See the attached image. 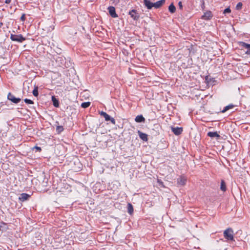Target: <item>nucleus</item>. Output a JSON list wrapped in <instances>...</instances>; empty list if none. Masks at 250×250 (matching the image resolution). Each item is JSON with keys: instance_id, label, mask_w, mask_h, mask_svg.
<instances>
[{"instance_id": "423d86ee", "label": "nucleus", "mask_w": 250, "mask_h": 250, "mask_svg": "<svg viewBox=\"0 0 250 250\" xmlns=\"http://www.w3.org/2000/svg\"><path fill=\"white\" fill-rule=\"evenodd\" d=\"M212 17V14L211 12L210 11H208L204 13V14L202 16V19L205 20H209L211 19Z\"/></svg>"}, {"instance_id": "0eeeda50", "label": "nucleus", "mask_w": 250, "mask_h": 250, "mask_svg": "<svg viewBox=\"0 0 250 250\" xmlns=\"http://www.w3.org/2000/svg\"><path fill=\"white\" fill-rule=\"evenodd\" d=\"M187 178L184 176H181L177 179V184L181 186H184L186 184Z\"/></svg>"}, {"instance_id": "bb28decb", "label": "nucleus", "mask_w": 250, "mask_h": 250, "mask_svg": "<svg viewBox=\"0 0 250 250\" xmlns=\"http://www.w3.org/2000/svg\"><path fill=\"white\" fill-rule=\"evenodd\" d=\"M231 12V10L230 9L229 7V8H226L224 10V12H223V13L224 14H226V13H230Z\"/></svg>"}, {"instance_id": "72a5a7b5", "label": "nucleus", "mask_w": 250, "mask_h": 250, "mask_svg": "<svg viewBox=\"0 0 250 250\" xmlns=\"http://www.w3.org/2000/svg\"><path fill=\"white\" fill-rule=\"evenodd\" d=\"M246 53H247V54H248V53L249 54V51H248Z\"/></svg>"}, {"instance_id": "a878e982", "label": "nucleus", "mask_w": 250, "mask_h": 250, "mask_svg": "<svg viewBox=\"0 0 250 250\" xmlns=\"http://www.w3.org/2000/svg\"><path fill=\"white\" fill-rule=\"evenodd\" d=\"M24 101L25 103L27 104H34V102L30 99H25L24 100Z\"/></svg>"}, {"instance_id": "7ed1b4c3", "label": "nucleus", "mask_w": 250, "mask_h": 250, "mask_svg": "<svg viewBox=\"0 0 250 250\" xmlns=\"http://www.w3.org/2000/svg\"><path fill=\"white\" fill-rule=\"evenodd\" d=\"M100 114V115L101 116H103L105 120L106 121H110L113 124H115V119L114 118L111 117L106 112H104V111H101Z\"/></svg>"}, {"instance_id": "39448f33", "label": "nucleus", "mask_w": 250, "mask_h": 250, "mask_svg": "<svg viewBox=\"0 0 250 250\" xmlns=\"http://www.w3.org/2000/svg\"><path fill=\"white\" fill-rule=\"evenodd\" d=\"M108 10L109 14L112 18H117L118 15L115 11V8L113 6H109L108 8Z\"/></svg>"}, {"instance_id": "f8f14e48", "label": "nucleus", "mask_w": 250, "mask_h": 250, "mask_svg": "<svg viewBox=\"0 0 250 250\" xmlns=\"http://www.w3.org/2000/svg\"><path fill=\"white\" fill-rule=\"evenodd\" d=\"M165 2V0H160L155 3H153V7L155 8L160 7Z\"/></svg>"}, {"instance_id": "9b49d317", "label": "nucleus", "mask_w": 250, "mask_h": 250, "mask_svg": "<svg viewBox=\"0 0 250 250\" xmlns=\"http://www.w3.org/2000/svg\"><path fill=\"white\" fill-rule=\"evenodd\" d=\"M144 2L145 6L148 9H150L153 7V3L151 2L149 0H144Z\"/></svg>"}, {"instance_id": "b1692460", "label": "nucleus", "mask_w": 250, "mask_h": 250, "mask_svg": "<svg viewBox=\"0 0 250 250\" xmlns=\"http://www.w3.org/2000/svg\"><path fill=\"white\" fill-rule=\"evenodd\" d=\"M90 104V102H84V103H83L81 104V106L83 107V108H87L88 107Z\"/></svg>"}, {"instance_id": "f03ea898", "label": "nucleus", "mask_w": 250, "mask_h": 250, "mask_svg": "<svg viewBox=\"0 0 250 250\" xmlns=\"http://www.w3.org/2000/svg\"><path fill=\"white\" fill-rule=\"evenodd\" d=\"M10 39L13 41L18 42H22L25 40V38H24L21 34H11Z\"/></svg>"}, {"instance_id": "5701e85b", "label": "nucleus", "mask_w": 250, "mask_h": 250, "mask_svg": "<svg viewBox=\"0 0 250 250\" xmlns=\"http://www.w3.org/2000/svg\"><path fill=\"white\" fill-rule=\"evenodd\" d=\"M233 107V105H232V104L227 105V106H226L224 108V109L222 111V112L223 113H224V112H225L226 111H227L228 110H229V109L232 108Z\"/></svg>"}, {"instance_id": "2f4dec72", "label": "nucleus", "mask_w": 250, "mask_h": 250, "mask_svg": "<svg viewBox=\"0 0 250 250\" xmlns=\"http://www.w3.org/2000/svg\"><path fill=\"white\" fill-rule=\"evenodd\" d=\"M158 182L159 183H160V184H162V185L163 184L162 182L160 181L159 180H158Z\"/></svg>"}, {"instance_id": "dca6fc26", "label": "nucleus", "mask_w": 250, "mask_h": 250, "mask_svg": "<svg viewBox=\"0 0 250 250\" xmlns=\"http://www.w3.org/2000/svg\"><path fill=\"white\" fill-rule=\"evenodd\" d=\"M52 101L55 107H57L59 106V101L57 100L55 96H52Z\"/></svg>"}, {"instance_id": "a211bd4d", "label": "nucleus", "mask_w": 250, "mask_h": 250, "mask_svg": "<svg viewBox=\"0 0 250 250\" xmlns=\"http://www.w3.org/2000/svg\"><path fill=\"white\" fill-rule=\"evenodd\" d=\"M168 10L171 13H173L175 12L176 8L173 3H171L168 7Z\"/></svg>"}, {"instance_id": "4be33fe9", "label": "nucleus", "mask_w": 250, "mask_h": 250, "mask_svg": "<svg viewBox=\"0 0 250 250\" xmlns=\"http://www.w3.org/2000/svg\"><path fill=\"white\" fill-rule=\"evenodd\" d=\"M239 45L243 47H245L246 48L249 49V44H248L247 43H245L243 42H239Z\"/></svg>"}, {"instance_id": "1a4fd4ad", "label": "nucleus", "mask_w": 250, "mask_h": 250, "mask_svg": "<svg viewBox=\"0 0 250 250\" xmlns=\"http://www.w3.org/2000/svg\"><path fill=\"white\" fill-rule=\"evenodd\" d=\"M129 14L130 17L135 20H137L139 19V15L136 12L135 10H132L129 12Z\"/></svg>"}, {"instance_id": "20e7f679", "label": "nucleus", "mask_w": 250, "mask_h": 250, "mask_svg": "<svg viewBox=\"0 0 250 250\" xmlns=\"http://www.w3.org/2000/svg\"><path fill=\"white\" fill-rule=\"evenodd\" d=\"M7 98L9 100L11 101L12 102H13L14 104H18L19 103L21 99L19 98H16L12 94H11L10 92H9L8 94L7 95Z\"/></svg>"}, {"instance_id": "6ab92c4d", "label": "nucleus", "mask_w": 250, "mask_h": 250, "mask_svg": "<svg viewBox=\"0 0 250 250\" xmlns=\"http://www.w3.org/2000/svg\"><path fill=\"white\" fill-rule=\"evenodd\" d=\"M220 189L223 191H225L226 190V184L224 180L221 181Z\"/></svg>"}, {"instance_id": "aec40b11", "label": "nucleus", "mask_w": 250, "mask_h": 250, "mask_svg": "<svg viewBox=\"0 0 250 250\" xmlns=\"http://www.w3.org/2000/svg\"><path fill=\"white\" fill-rule=\"evenodd\" d=\"M33 94L34 96L37 97L38 96V86H35L34 90H33Z\"/></svg>"}, {"instance_id": "c85d7f7f", "label": "nucleus", "mask_w": 250, "mask_h": 250, "mask_svg": "<svg viewBox=\"0 0 250 250\" xmlns=\"http://www.w3.org/2000/svg\"><path fill=\"white\" fill-rule=\"evenodd\" d=\"M178 5H179V7H180V8L181 9H182L183 5H182V2H181V1H179V2H178Z\"/></svg>"}, {"instance_id": "4468645a", "label": "nucleus", "mask_w": 250, "mask_h": 250, "mask_svg": "<svg viewBox=\"0 0 250 250\" xmlns=\"http://www.w3.org/2000/svg\"><path fill=\"white\" fill-rule=\"evenodd\" d=\"M208 136L211 138H219L220 137L217 132H209L208 133Z\"/></svg>"}, {"instance_id": "2eb2a0df", "label": "nucleus", "mask_w": 250, "mask_h": 250, "mask_svg": "<svg viewBox=\"0 0 250 250\" xmlns=\"http://www.w3.org/2000/svg\"><path fill=\"white\" fill-rule=\"evenodd\" d=\"M145 120V119L142 115H138L136 117V118L135 119V121L137 123L143 122H144Z\"/></svg>"}, {"instance_id": "412c9836", "label": "nucleus", "mask_w": 250, "mask_h": 250, "mask_svg": "<svg viewBox=\"0 0 250 250\" xmlns=\"http://www.w3.org/2000/svg\"><path fill=\"white\" fill-rule=\"evenodd\" d=\"M63 130V127L62 126L58 125L56 127V131L58 133H60Z\"/></svg>"}, {"instance_id": "c756f323", "label": "nucleus", "mask_w": 250, "mask_h": 250, "mask_svg": "<svg viewBox=\"0 0 250 250\" xmlns=\"http://www.w3.org/2000/svg\"><path fill=\"white\" fill-rule=\"evenodd\" d=\"M34 148L36 149L37 150L39 151H40L41 150V148L40 147H39V146H35L34 147Z\"/></svg>"}, {"instance_id": "ddd939ff", "label": "nucleus", "mask_w": 250, "mask_h": 250, "mask_svg": "<svg viewBox=\"0 0 250 250\" xmlns=\"http://www.w3.org/2000/svg\"><path fill=\"white\" fill-rule=\"evenodd\" d=\"M138 133L141 139L145 141H146L147 140V135L146 133H143L140 131H138Z\"/></svg>"}, {"instance_id": "473e14b6", "label": "nucleus", "mask_w": 250, "mask_h": 250, "mask_svg": "<svg viewBox=\"0 0 250 250\" xmlns=\"http://www.w3.org/2000/svg\"><path fill=\"white\" fill-rule=\"evenodd\" d=\"M249 49H250V44H249Z\"/></svg>"}, {"instance_id": "7c9ffc66", "label": "nucleus", "mask_w": 250, "mask_h": 250, "mask_svg": "<svg viewBox=\"0 0 250 250\" xmlns=\"http://www.w3.org/2000/svg\"><path fill=\"white\" fill-rule=\"evenodd\" d=\"M11 0H5V3H6L7 4H9L11 2Z\"/></svg>"}, {"instance_id": "f3484780", "label": "nucleus", "mask_w": 250, "mask_h": 250, "mask_svg": "<svg viewBox=\"0 0 250 250\" xmlns=\"http://www.w3.org/2000/svg\"><path fill=\"white\" fill-rule=\"evenodd\" d=\"M127 211L130 214H132L133 212V208L130 203L127 204Z\"/></svg>"}, {"instance_id": "9d476101", "label": "nucleus", "mask_w": 250, "mask_h": 250, "mask_svg": "<svg viewBox=\"0 0 250 250\" xmlns=\"http://www.w3.org/2000/svg\"><path fill=\"white\" fill-rule=\"evenodd\" d=\"M29 197L30 195L29 194L23 193L20 195L19 197V199L22 202H24L28 200Z\"/></svg>"}, {"instance_id": "f257e3e1", "label": "nucleus", "mask_w": 250, "mask_h": 250, "mask_svg": "<svg viewBox=\"0 0 250 250\" xmlns=\"http://www.w3.org/2000/svg\"><path fill=\"white\" fill-rule=\"evenodd\" d=\"M224 236L227 240L233 241V231L232 229L228 228L224 230Z\"/></svg>"}, {"instance_id": "cd10ccee", "label": "nucleus", "mask_w": 250, "mask_h": 250, "mask_svg": "<svg viewBox=\"0 0 250 250\" xmlns=\"http://www.w3.org/2000/svg\"><path fill=\"white\" fill-rule=\"evenodd\" d=\"M21 20L22 21H24L25 20V14H22L21 17Z\"/></svg>"}, {"instance_id": "393cba45", "label": "nucleus", "mask_w": 250, "mask_h": 250, "mask_svg": "<svg viewBox=\"0 0 250 250\" xmlns=\"http://www.w3.org/2000/svg\"><path fill=\"white\" fill-rule=\"evenodd\" d=\"M242 5L243 4L242 2H238L236 6V9L237 10H240L242 7Z\"/></svg>"}, {"instance_id": "6e6552de", "label": "nucleus", "mask_w": 250, "mask_h": 250, "mask_svg": "<svg viewBox=\"0 0 250 250\" xmlns=\"http://www.w3.org/2000/svg\"><path fill=\"white\" fill-rule=\"evenodd\" d=\"M171 130L172 132L174 133V134H175L176 135H180V134H181L183 131L182 128L178 127H171Z\"/></svg>"}]
</instances>
